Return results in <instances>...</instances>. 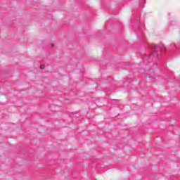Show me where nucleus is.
I'll return each mask as SVG.
<instances>
[{
    "mask_svg": "<svg viewBox=\"0 0 180 180\" xmlns=\"http://www.w3.org/2000/svg\"><path fill=\"white\" fill-rule=\"evenodd\" d=\"M144 60H147L148 63H151L153 60H158V51L157 50V46H155L154 52L150 56L145 57Z\"/></svg>",
    "mask_w": 180,
    "mask_h": 180,
    "instance_id": "1",
    "label": "nucleus"
},
{
    "mask_svg": "<svg viewBox=\"0 0 180 180\" xmlns=\"http://www.w3.org/2000/svg\"><path fill=\"white\" fill-rule=\"evenodd\" d=\"M44 65H41V66H40V68H41V70H44Z\"/></svg>",
    "mask_w": 180,
    "mask_h": 180,
    "instance_id": "2",
    "label": "nucleus"
},
{
    "mask_svg": "<svg viewBox=\"0 0 180 180\" xmlns=\"http://www.w3.org/2000/svg\"><path fill=\"white\" fill-rule=\"evenodd\" d=\"M152 78H155V77H152Z\"/></svg>",
    "mask_w": 180,
    "mask_h": 180,
    "instance_id": "4",
    "label": "nucleus"
},
{
    "mask_svg": "<svg viewBox=\"0 0 180 180\" xmlns=\"http://www.w3.org/2000/svg\"><path fill=\"white\" fill-rule=\"evenodd\" d=\"M51 47H54V44H51Z\"/></svg>",
    "mask_w": 180,
    "mask_h": 180,
    "instance_id": "3",
    "label": "nucleus"
}]
</instances>
